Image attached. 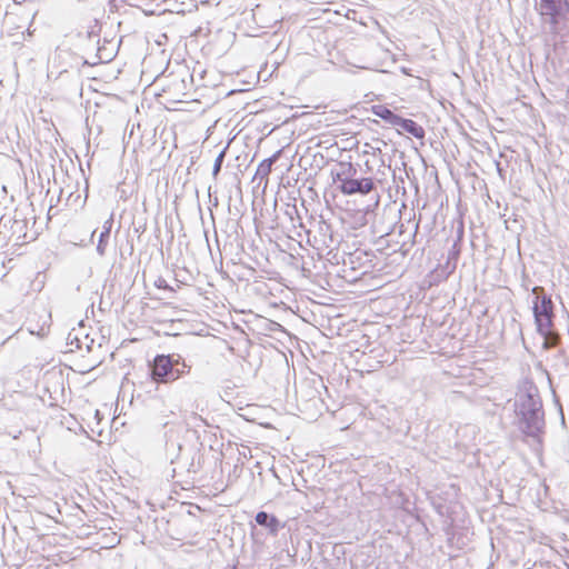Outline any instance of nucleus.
Segmentation results:
<instances>
[{
	"label": "nucleus",
	"instance_id": "nucleus-1",
	"mask_svg": "<svg viewBox=\"0 0 569 569\" xmlns=\"http://www.w3.org/2000/svg\"><path fill=\"white\" fill-rule=\"evenodd\" d=\"M516 412L521 433L530 439L532 445L541 446L546 421L542 401L536 388H530L518 395Z\"/></svg>",
	"mask_w": 569,
	"mask_h": 569
},
{
	"label": "nucleus",
	"instance_id": "nucleus-2",
	"mask_svg": "<svg viewBox=\"0 0 569 569\" xmlns=\"http://www.w3.org/2000/svg\"><path fill=\"white\" fill-rule=\"evenodd\" d=\"M149 375L156 383H172L191 370L186 359L179 353H159L148 361Z\"/></svg>",
	"mask_w": 569,
	"mask_h": 569
},
{
	"label": "nucleus",
	"instance_id": "nucleus-3",
	"mask_svg": "<svg viewBox=\"0 0 569 569\" xmlns=\"http://www.w3.org/2000/svg\"><path fill=\"white\" fill-rule=\"evenodd\" d=\"M532 293L536 296L533 301L532 311L537 331L548 339L551 336L553 327V302L550 296L545 293L542 287H535Z\"/></svg>",
	"mask_w": 569,
	"mask_h": 569
},
{
	"label": "nucleus",
	"instance_id": "nucleus-4",
	"mask_svg": "<svg viewBox=\"0 0 569 569\" xmlns=\"http://www.w3.org/2000/svg\"><path fill=\"white\" fill-rule=\"evenodd\" d=\"M538 11L551 33H558L561 24L569 22V0H540Z\"/></svg>",
	"mask_w": 569,
	"mask_h": 569
},
{
	"label": "nucleus",
	"instance_id": "nucleus-5",
	"mask_svg": "<svg viewBox=\"0 0 569 569\" xmlns=\"http://www.w3.org/2000/svg\"><path fill=\"white\" fill-rule=\"evenodd\" d=\"M357 170L351 163L347 168L337 172L335 181L339 182V190L346 196L368 194L375 189V182L371 178H355Z\"/></svg>",
	"mask_w": 569,
	"mask_h": 569
},
{
	"label": "nucleus",
	"instance_id": "nucleus-6",
	"mask_svg": "<svg viewBox=\"0 0 569 569\" xmlns=\"http://www.w3.org/2000/svg\"><path fill=\"white\" fill-rule=\"evenodd\" d=\"M56 59L59 60L60 72H67L68 68L79 69L80 66L87 63L86 60L69 49H58L56 51Z\"/></svg>",
	"mask_w": 569,
	"mask_h": 569
},
{
	"label": "nucleus",
	"instance_id": "nucleus-7",
	"mask_svg": "<svg viewBox=\"0 0 569 569\" xmlns=\"http://www.w3.org/2000/svg\"><path fill=\"white\" fill-rule=\"evenodd\" d=\"M256 522L259 526L267 528L271 536H277L279 530L283 527V525L280 523L279 519L276 516L270 515L266 511H259L256 515Z\"/></svg>",
	"mask_w": 569,
	"mask_h": 569
},
{
	"label": "nucleus",
	"instance_id": "nucleus-8",
	"mask_svg": "<svg viewBox=\"0 0 569 569\" xmlns=\"http://www.w3.org/2000/svg\"><path fill=\"white\" fill-rule=\"evenodd\" d=\"M396 127L410 133L411 136H413L417 139H423L425 134H426L425 129L411 119H405V118L400 117Z\"/></svg>",
	"mask_w": 569,
	"mask_h": 569
},
{
	"label": "nucleus",
	"instance_id": "nucleus-9",
	"mask_svg": "<svg viewBox=\"0 0 569 569\" xmlns=\"http://www.w3.org/2000/svg\"><path fill=\"white\" fill-rule=\"evenodd\" d=\"M113 224V216L111 214L109 219L103 222V230L99 234V240L97 244V252L100 257L106 254L108 240L110 237L111 228Z\"/></svg>",
	"mask_w": 569,
	"mask_h": 569
},
{
	"label": "nucleus",
	"instance_id": "nucleus-10",
	"mask_svg": "<svg viewBox=\"0 0 569 569\" xmlns=\"http://www.w3.org/2000/svg\"><path fill=\"white\" fill-rule=\"evenodd\" d=\"M372 113L382 120H385L387 123L396 127L400 116L396 114L391 109L387 108L386 106H373L372 107Z\"/></svg>",
	"mask_w": 569,
	"mask_h": 569
},
{
	"label": "nucleus",
	"instance_id": "nucleus-11",
	"mask_svg": "<svg viewBox=\"0 0 569 569\" xmlns=\"http://www.w3.org/2000/svg\"><path fill=\"white\" fill-rule=\"evenodd\" d=\"M279 153H280V151H278L270 158L262 160L256 170L254 178H259L260 180L268 178V176L271 172L273 163L277 161V159L279 157Z\"/></svg>",
	"mask_w": 569,
	"mask_h": 569
},
{
	"label": "nucleus",
	"instance_id": "nucleus-12",
	"mask_svg": "<svg viewBox=\"0 0 569 569\" xmlns=\"http://www.w3.org/2000/svg\"><path fill=\"white\" fill-rule=\"evenodd\" d=\"M226 157V150L219 152V154L214 159L213 168H212V177L217 179L219 172L221 171L223 160Z\"/></svg>",
	"mask_w": 569,
	"mask_h": 569
},
{
	"label": "nucleus",
	"instance_id": "nucleus-13",
	"mask_svg": "<svg viewBox=\"0 0 569 569\" xmlns=\"http://www.w3.org/2000/svg\"><path fill=\"white\" fill-rule=\"evenodd\" d=\"M156 286H157L158 288H163V289L172 290V288H171V287H169V286H168V283H167V281H166L164 279H162V278H159V279L157 280Z\"/></svg>",
	"mask_w": 569,
	"mask_h": 569
},
{
	"label": "nucleus",
	"instance_id": "nucleus-14",
	"mask_svg": "<svg viewBox=\"0 0 569 569\" xmlns=\"http://www.w3.org/2000/svg\"><path fill=\"white\" fill-rule=\"evenodd\" d=\"M18 332H19V330H16V331L11 332L10 335H8V337L2 341V345H3L7 340L11 339V338H12L16 333H18Z\"/></svg>",
	"mask_w": 569,
	"mask_h": 569
}]
</instances>
